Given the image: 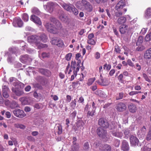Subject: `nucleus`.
I'll return each instance as SVG.
<instances>
[{
	"instance_id": "6e6d98bb",
	"label": "nucleus",
	"mask_w": 151,
	"mask_h": 151,
	"mask_svg": "<svg viewBox=\"0 0 151 151\" xmlns=\"http://www.w3.org/2000/svg\"><path fill=\"white\" fill-rule=\"evenodd\" d=\"M111 68V65H107L106 64L104 66V69H106L107 70H109Z\"/></svg>"
},
{
	"instance_id": "6e6552de",
	"label": "nucleus",
	"mask_w": 151,
	"mask_h": 151,
	"mask_svg": "<svg viewBox=\"0 0 151 151\" xmlns=\"http://www.w3.org/2000/svg\"><path fill=\"white\" fill-rule=\"evenodd\" d=\"M50 42L52 45H57L58 47H62L64 45L63 41L58 37L52 38Z\"/></svg>"
},
{
	"instance_id": "f3484780",
	"label": "nucleus",
	"mask_w": 151,
	"mask_h": 151,
	"mask_svg": "<svg viewBox=\"0 0 151 151\" xmlns=\"http://www.w3.org/2000/svg\"><path fill=\"white\" fill-rule=\"evenodd\" d=\"M116 109L118 111H122L126 110V106L123 103L120 102L117 104Z\"/></svg>"
},
{
	"instance_id": "cd10ccee",
	"label": "nucleus",
	"mask_w": 151,
	"mask_h": 151,
	"mask_svg": "<svg viewBox=\"0 0 151 151\" xmlns=\"http://www.w3.org/2000/svg\"><path fill=\"white\" fill-rule=\"evenodd\" d=\"M12 91L15 93L17 96H21L24 93V92L22 90L14 88H12Z\"/></svg>"
},
{
	"instance_id": "f257e3e1",
	"label": "nucleus",
	"mask_w": 151,
	"mask_h": 151,
	"mask_svg": "<svg viewBox=\"0 0 151 151\" xmlns=\"http://www.w3.org/2000/svg\"><path fill=\"white\" fill-rule=\"evenodd\" d=\"M47 40V37L44 34H41L40 36L34 35L29 36L28 38V42L30 43H34L39 49L47 47L46 44H43L41 43V42L42 41L44 42H46Z\"/></svg>"
},
{
	"instance_id": "f8f14e48",
	"label": "nucleus",
	"mask_w": 151,
	"mask_h": 151,
	"mask_svg": "<svg viewBox=\"0 0 151 151\" xmlns=\"http://www.w3.org/2000/svg\"><path fill=\"white\" fill-rule=\"evenodd\" d=\"M96 82L99 85L103 86L107 85L109 83L107 80L106 78H103L102 75H101L100 76V80Z\"/></svg>"
},
{
	"instance_id": "338daca9",
	"label": "nucleus",
	"mask_w": 151,
	"mask_h": 151,
	"mask_svg": "<svg viewBox=\"0 0 151 151\" xmlns=\"http://www.w3.org/2000/svg\"><path fill=\"white\" fill-rule=\"evenodd\" d=\"M143 149L144 151H151V148H148L147 146L143 148H142L141 150Z\"/></svg>"
},
{
	"instance_id": "680f3d73",
	"label": "nucleus",
	"mask_w": 151,
	"mask_h": 151,
	"mask_svg": "<svg viewBox=\"0 0 151 151\" xmlns=\"http://www.w3.org/2000/svg\"><path fill=\"white\" fill-rule=\"evenodd\" d=\"M143 77L145 79V80L149 82H150V79L148 78L146 74L145 73H143L142 75Z\"/></svg>"
},
{
	"instance_id": "4be33fe9",
	"label": "nucleus",
	"mask_w": 151,
	"mask_h": 151,
	"mask_svg": "<svg viewBox=\"0 0 151 151\" xmlns=\"http://www.w3.org/2000/svg\"><path fill=\"white\" fill-rule=\"evenodd\" d=\"M126 21L127 19L126 17L122 16L118 18L117 22L119 24L122 25L126 23Z\"/></svg>"
},
{
	"instance_id": "09e8293b",
	"label": "nucleus",
	"mask_w": 151,
	"mask_h": 151,
	"mask_svg": "<svg viewBox=\"0 0 151 151\" xmlns=\"http://www.w3.org/2000/svg\"><path fill=\"white\" fill-rule=\"evenodd\" d=\"M87 42L88 43L91 45H94L96 44V42L93 39L88 40Z\"/></svg>"
},
{
	"instance_id": "4c0bfd02",
	"label": "nucleus",
	"mask_w": 151,
	"mask_h": 151,
	"mask_svg": "<svg viewBox=\"0 0 151 151\" xmlns=\"http://www.w3.org/2000/svg\"><path fill=\"white\" fill-rule=\"evenodd\" d=\"M96 93H98L97 94L101 97L105 98L106 96L104 92L101 90H98Z\"/></svg>"
},
{
	"instance_id": "58836bf2",
	"label": "nucleus",
	"mask_w": 151,
	"mask_h": 151,
	"mask_svg": "<svg viewBox=\"0 0 151 151\" xmlns=\"http://www.w3.org/2000/svg\"><path fill=\"white\" fill-rule=\"evenodd\" d=\"M95 78H90L89 79L87 82V85L88 86H90L91 85L93 82L95 81Z\"/></svg>"
},
{
	"instance_id": "39448f33",
	"label": "nucleus",
	"mask_w": 151,
	"mask_h": 151,
	"mask_svg": "<svg viewBox=\"0 0 151 151\" xmlns=\"http://www.w3.org/2000/svg\"><path fill=\"white\" fill-rule=\"evenodd\" d=\"M45 9L50 13L52 12L54 9L58 8L60 6L55 2L51 1L48 2L47 5L44 6Z\"/></svg>"
},
{
	"instance_id": "c9c22d12",
	"label": "nucleus",
	"mask_w": 151,
	"mask_h": 151,
	"mask_svg": "<svg viewBox=\"0 0 151 151\" xmlns=\"http://www.w3.org/2000/svg\"><path fill=\"white\" fill-rule=\"evenodd\" d=\"M18 107V104L14 101H13L10 105V107L12 109H14Z\"/></svg>"
},
{
	"instance_id": "412c9836",
	"label": "nucleus",
	"mask_w": 151,
	"mask_h": 151,
	"mask_svg": "<svg viewBox=\"0 0 151 151\" xmlns=\"http://www.w3.org/2000/svg\"><path fill=\"white\" fill-rule=\"evenodd\" d=\"M144 58L146 60L151 59V48L148 49L145 52Z\"/></svg>"
},
{
	"instance_id": "20e7f679",
	"label": "nucleus",
	"mask_w": 151,
	"mask_h": 151,
	"mask_svg": "<svg viewBox=\"0 0 151 151\" xmlns=\"http://www.w3.org/2000/svg\"><path fill=\"white\" fill-rule=\"evenodd\" d=\"M96 107L94 102H93L92 106L87 104L84 109L85 111H88L87 116H93L95 115Z\"/></svg>"
},
{
	"instance_id": "423d86ee",
	"label": "nucleus",
	"mask_w": 151,
	"mask_h": 151,
	"mask_svg": "<svg viewBox=\"0 0 151 151\" xmlns=\"http://www.w3.org/2000/svg\"><path fill=\"white\" fill-rule=\"evenodd\" d=\"M81 62V61L79 60L77 63L75 61H72L71 62V65L72 67L73 66V75H72L71 76V81L73 80L75 76L77 75V72L79 71V63Z\"/></svg>"
},
{
	"instance_id": "13d9d810",
	"label": "nucleus",
	"mask_w": 151,
	"mask_h": 151,
	"mask_svg": "<svg viewBox=\"0 0 151 151\" xmlns=\"http://www.w3.org/2000/svg\"><path fill=\"white\" fill-rule=\"evenodd\" d=\"M145 49V47L143 46H140L138 47L137 50L138 51H142Z\"/></svg>"
},
{
	"instance_id": "c03bdc74",
	"label": "nucleus",
	"mask_w": 151,
	"mask_h": 151,
	"mask_svg": "<svg viewBox=\"0 0 151 151\" xmlns=\"http://www.w3.org/2000/svg\"><path fill=\"white\" fill-rule=\"evenodd\" d=\"M151 40V32L148 34L147 35L145 38V40L146 41H149Z\"/></svg>"
},
{
	"instance_id": "ddd939ff",
	"label": "nucleus",
	"mask_w": 151,
	"mask_h": 151,
	"mask_svg": "<svg viewBox=\"0 0 151 151\" xmlns=\"http://www.w3.org/2000/svg\"><path fill=\"white\" fill-rule=\"evenodd\" d=\"M58 16L59 19L62 22H66L68 20V17L62 10H60L59 12Z\"/></svg>"
},
{
	"instance_id": "5701e85b",
	"label": "nucleus",
	"mask_w": 151,
	"mask_h": 151,
	"mask_svg": "<svg viewBox=\"0 0 151 151\" xmlns=\"http://www.w3.org/2000/svg\"><path fill=\"white\" fill-rule=\"evenodd\" d=\"M122 149L124 151H128L129 149L128 143L125 140L122 141Z\"/></svg>"
},
{
	"instance_id": "473e14b6",
	"label": "nucleus",
	"mask_w": 151,
	"mask_h": 151,
	"mask_svg": "<svg viewBox=\"0 0 151 151\" xmlns=\"http://www.w3.org/2000/svg\"><path fill=\"white\" fill-rule=\"evenodd\" d=\"M112 134L114 136L120 138L122 137L123 135L121 132H116L114 131L112 132Z\"/></svg>"
},
{
	"instance_id": "e433bc0d",
	"label": "nucleus",
	"mask_w": 151,
	"mask_h": 151,
	"mask_svg": "<svg viewBox=\"0 0 151 151\" xmlns=\"http://www.w3.org/2000/svg\"><path fill=\"white\" fill-rule=\"evenodd\" d=\"M70 107L73 109H75L76 106V99L72 100L70 104Z\"/></svg>"
},
{
	"instance_id": "c85d7f7f",
	"label": "nucleus",
	"mask_w": 151,
	"mask_h": 151,
	"mask_svg": "<svg viewBox=\"0 0 151 151\" xmlns=\"http://www.w3.org/2000/svg\"><path fill=\"white\" fill-rule=\"evenodd\" d=\"M128 108L129 111L132 113L135 112L137 110L136 106L132 103L129 104L128 106Z\"/></svg>"
},
{
	"instance_id": "393cba45",
	"label": "nucleus",
	"mask_w": 151,
	"mask_h": 151,
	"mask_svg": "<svg viewBox=\"0 0 151 151\" xmlns=\"http://www.w3.org/2000/svg\"><path fill=\"white\" fill-rule=\"evenodd\" d=\"M39 71L42 74L47 76H50L51 74V72L50 70L46 69H40L39 70Z\"/></svg>"
},
{
	"instance_id": "2f4dec72",
	"label": "nucleus",
	"mask_w": 151,
	"mask_h": 151,
	"mask_svg": "<svg viewBox=\"0 0 151 151\" xmlns=\"http://www.w3.org/2000/svg\"><path fill=\"white\" fill-rule=\"evenodd\" d=\"M145 16L147 18L151 17V8H148L146 10Z\"/></svg>"
},
{
	"instance_id": "9b49d317",
	"label": "nucleus",
	"mask_w": 151,
	"mask_h": 151,
	"mask_svg": "<svg viewBox=\"0 0 151 151\" xmlns=\"http://www.w3.org/2000/svg\"><path fill=\"white\" fill-rule=\"evenodd\" d=\"M13 24L15 27H21L23 25V22L19 18H15L13 19Z\"/></svg>"
},
{
	"instance_id": "b1692460",
	"label": "nucleus",
	"mask_w": 151,
	"mask_h": 151,
	"mask_svg": "<svg viewBox=\"0 0 151 151\" xmlns=\"http://www.w3.org/2000/svg\"><path fill=\"white\" fill-rule=\"evenodd\" d=\"M124 3L122 1H119L116 6V9L117 11H120L125 6Z\"/></svg>"
},
{
	"instance_id": "ea45409f",
	"label": "nucleus",
	"mask_w": 151,
	"mask_h": 151,
	"mask_svg": "<svg viewBox=\"0 0 151 151\" xmlns=\"http://www.w3.org/2000/svg\"><path fill=\"white\" fill-rule=\"evenodd\" d=\"M79 148V146L78 144L73 145L72 147V151H78Z\"/></svg>"
},
{
	"instance_id": "6ab92c4d",
	"label": "nucleus",
	"mask_w": 151,
	"mask_h": 151,
	"mask_svg": "<svg viewBox=\"0 0 151 151\" xmlns=\"http://www.w3.org/2000/svg\"><path fill=\"white\" fill-rule=\"evenodd\" d=\"M99 149L101 151H111V147L109 145L105 144L100 145Z\"/></svg>"
},
{
	"instance_id": "052dcab7",
	"label": "nucleus",
	"mask_w": 151,
	"mask_h": 151,
	"mask_svg": "<svg viewBox=\"0 0 151 151\" xmlns=\"http://www.w3.org/2000/svg\"><path fill=\"white\" fill-rule=\"evenodd\" d=\"M9 92H2V95L3 97L5 98H7L9 96Z\"/></svg>"
},
{
	"instance_id": "69168bd1",
	"label": "nucleus",
	"mask_w": 151,
	"mask_h": 151,
	"mask_svg": "<svg viewBox=\"0 0 151 151\" xmlns=\"http://www.w3.org/2000/svg\"><path fill=\"white\" fill-rule=\"evenodd\" d=\"M84 99L81 96L80 97L78 101V103H83L84 102Z\"/></svg>"
},
{
	"instance_id": "79ce46f5",
	"label": "nucleus",
	"mask_w": 151,
	"mask_h": 151,
	"mask_svg": "<svg viewBox=\"0 0 151 151\" xmlns=\"http://www.w3.org/2000/svg\"><path fill=\"white\" fill-rule=\"evenodd\" d=\"M14 125L15 127L21 129H24L25 128V127L24 125L21 124H14Z\"/></svg>"
},
{
	"instance_id": "a19ab883",
	"label": "nucleus",
	"mask_w": 151,
	"mask_h": 151,
	"mask_svg": "<svg viewBox=\"0 0 151 151\" xmlns=\"http://www.w3.org/2000/svg\"><path fill=\"white\" fill-rule=\"evenodd\" d=\"M22 19L24 22H27L29 20V16L26 13H24L22 15Z\"/></svg>"
},
{
	"instance_id": "c756f323",
	"label": "nucleus",
	"mask_w": 151,
	"mask_h": 151,
	"mask_svg": "<svg viewBox=\"0 0 151 151\" xmlns=\"http://www.w3.org/2000/svg\"><path fill=\"white\" fill-rule=\"evenodd\" d=\"M20 101L23 104H29V99L27 97H23L20 99Z\"/></svg>"
},
{
	"instance_id": "a211bd4d",
	"label": "nucleus",
	"mask_w": 151,
	"mask_h": 151,
	"mask_svg": "<svg viewBox=\"0 0 151 151\" xmlns=\"http://www.w3.org/2000/svg\"><path fill=\"white\" fill-rule=\"evenodd\" d=\"M98 123L100 126L105 128L108 127L109 126V123L106 120L102 118L99 119Z\"/></svg>"
},
{
	"instance_id": "5fc2aeb1",
	"label": "nucleus",
	"mask_w": 151,
	"mask_h": 151,
	"mask_svg": "<svg viewBox=\"0 0 151 151\" xmlns=\"http://www.w3.org/2000/svg\"><path fill=\"white\" fill-rule=\"evenodd\" d=\"M89 147V145L88 142H85L83 145V149L85 150H87Z\"/></svg>"
},
{
	"instance_id": "0eeeda50",
	"label": "nucleus",
	"mask_w": 151,
	"mask_h": 151,
	"mask_svg": "<svg viewBox=\"0 0 151 151\" xmlns=\"http://www.w3.org/2000/svg\"><path fill=\"white\" fill-rule=\"evenodd\" d=\"M132 28L128 27V26L126 24L121 25L119 27V31L121 34H125L127 33L128 35L132 34L131 32Z\"/></svg>"
},
{
	"instance_id": "49530a36",
	"label": "nucleus",
	"mask_w": 151,
	"mask_h": 151,
	"mask_svg": "<svg viewBox=\"0 0 151 151\" xmlns=\"http://www.w3.org/2000/svg\"><path fill=\"white\" fill-rule=\"evenodd\" d=\"M50 57V54L49 53L46 52H43L42 54L41 57L42 58H48Z\"/></svg>"
},
{
	"instance_id": "f03ea898",
	"label": "nucleus",
	"mask_w": 151,
	"mask_h": 151,
	"mask_svg": "<svg viewBox=\"0 0 151 151\" xmlns=\"http://www.w3.org/2000/svg\"><path fill=\"white\" fill-rule=\"evenodd\" d=\"M45 26L49 32L54 34H57L62 28L60 23L54 18H52L50 21L46 23Z\"/></svg>"
},
{
	"instance_id": "aec40b11",
	"label": "nucleus",
	"mask_w": 151,
	"mask_h": 151,
	"mask_svg": "<svg viewBox=\"0 0 151 151\" xmlns=\"http://www.w3.org/2000/svg\"><path fill=\"white\" fill-rule=\"evenodd\" d=\"M146 129L145 127L143 126L139 130L137 134L139 137L141 136L142 137H144V136L146 133Z\"/></svg>"
},
{
	"instance_id": "bb28decb",
	"label": "nucleus",
	"mask_w": 151,
	"mask_h": 151,
	"mask_svg": "<svg viewBox=\"0 0 151 151\" xmlns=\"http://www.w3.org/2000/svg\"><path fill=\"white\" fill-rule=\"evenodd\" d=\"M54 129L55 131L57 132L58 134H60L62 133L63 132L62 127L60 124H56Z\"/></svg>"
},
{
	"instance_id": "de8ad7c7",
	"label": "nucleus",
	"mask_w": 151,
	"mask_h": 151,
	"mask_svg": "<svg viewBox=\"0 0 151 151\" xmlns=\"http://www.w3.org/2000/svg\"><path fill=\"white\" fill-rule=\"evenodd\" d=\"M146 139L147 140H150L151 139V127L147 136L146 137Z\"/></svg>"
},
{
	"instance_id": "8fccbe9b",
	"label": "nucleus",
	"mask_w": 151,
	"mask_h": 151,
	"mask_svg": "<svg viewBox=\"0 0 151 151\" xmlns=\"http://www.w3.org/2000/svg\"><path fill=\"white\" fill-rule=\"evenodd\" d=\"M72 56V54L71 53H69L67 54L65 56L66 60L68 61H69L71 59V58Z\"/></svg>"
},
{
	"instance_id": "e2e57ef3",
	"label": "nucleus",
	"mask_w": 151,
	"mask_h": 151,
	"mask_svg": "<svg viewBox=\"0 0 151 151\" xmlns=\"http://www.w3.org/2000/svg\"><path fill=\"white\" fill-rule=\"evenodd\" d=\"M147 28H143L142 29V30L140 32V33L142 35H144L146 32L147 31Z\"/></svg>"
},
{
	"instance_id": "a18cd8bd",
	"label": "nucleus",
	"mask_w": 151,
	"mask_h": 151,
	"mask_svg": "<svg viewBox=\"0 0 151 151\" xmlns=\"http://www.w3.org/2000/svg\"><path fill=\"white\" fill-rule=\"evenodd\" d=\"M129 133V130L127 129H125L124 130V134L125 135V137L126 138H128Z\"/></svg>"
},
{
	"instance_id": "37998d69",
	"label": "nucleus",
	"mask_w": 151,
	"mask_h": 151,
	"mask_svg": "<svg viewBox=\"0 0 151 151\" xmlns=\"http://www.w3.org/2000/svg\"><path fill=\"white\" fill-rule=\"evenodd\" d=\"M2 92H9V89L8 87L6 85H3L2 87Z\"/></svg>"
},
{
	"instance_id": "72a5a7b5",
	"label": "nucleus",
	"mask_w": 151,
	"mask_h": 151,
	"mask_svg": "<svg viewBox=\"0 0 151 151\" xmlns=\"http://www.w3.org/2000/svg\"><path fill=\"white\" fill-rule=\"evenodd\" d=\"M84 124V122L82 120H79L77 122V126L78 127H80V129H83V126Z\"/></svg>"
},
{
	"instance_id": "7ed1b4c3",
	"label": "nucleus",
	"mask_w": 151,
	"mask_h": 151,
	"mask_svg": "<svg viewBox=\"0 0 151 151\" xmlns=\"http://www.w3.org/2000/svg\"><path fill=\"white\" fill-rule=\"evenodd\" d=\"M76 6L79 8L83 10H87L88 12H91L93 9L92 5L89 2L86 0H82L81 1H77Z\"/></svg>"
},
{
	"instance_id": "603ef678",
	"label": "nucleus",
	"mask_w": 151,
	"mask_h": 151,
	"mask_svg": "<svg viewBox=\"0 0 151 151\" xmlns=\"http://www.w3.org/2000/svg\"><path fill=\"white\" fill-rule=\"evenodd\" d=\"M72 12H73L75 15H76L78 14V11L74 6V8L72 9Z\"/></svg>"
},
{
	"instance_id": "f704fd0d",
	"label": "nucleus",
	"mask_w": 151,
	"mask_h": 151,
	"mask_svg": "<svg viewBox=\"0 0 151 151\" xmlns=\"http://www.w3.org/2000/svg\"><path fill=\"white\" fill-rule=\"evenodd\" d=\"M32 12L35 14L39 15L40 14L41 12L36 7H34L32 9Z\"/></svg>"
},
{
	"instance_id": "1a4fd4ad",
	"label": "nucleus",
	"mask_w": 151,
	"mask_h": 151,
	"mask_svg": "<svg viewBox=\"0 0 151 151\" xmlns=\"http://www.w3.org/2000/svg\"><path fill=\"white\" fill-rule=\"evenodd\" d=\"M60 4L65 10L70 13H72V9L74 8L73 5L70 4L65 3H60Z\"/></svg>"
},
{
	"instance_id": "4d7b16f0",
	"label": "nucleus",
	"mask_w": 151,
	"mask_h": 151,
	"mask_svg": "<svg viewBox=\"0 0 151 151\" xmlns=\"http://www.w3.org/2000/svg\"><path fill=\"white\" fill-rule=\"evenodd\" d=\"M42 106V105L41 104H36L34 105V107L37 109H41Z\"/></svg>"
},
{
	"instance_id": "2eb2a0df",
	"label": "nucleus",
	"mask_w": 151,
	"mask_h": 151,
	"mask_svg": "<svg viewBox=\"0 0 151 151\" xmlns=\"http://www.w3.org/2000/svg\"><path fill=\"white\" fill-rule=\"evenodd\" d=\"M30 20L35 24L40 25L42 24V22L40 19L34 15H32L30 18Z\"/></svg>"
},
{
	"instance_id": "3c124183",
	"label": "nucleus",
	"mask_w": 151,
	"mask_h": 151,
	"mask_svg": "<svg viewBox=\"0 0 151 151\" xmlns=\"http://www.w3.org/2000/svg\"><path fill=\"white\" fill-rule=\"evenodd\" d=\"M118 12H116L115 13V15L117 17H119L121 16L122 15L123 13L122 11H118Z\"/></svg>"
},
{
	"instance_id": "a878e982",
	"label": "nucleus",
	"mask_w": 151,
	"mask_h": 151,
	"mask_svg": "<svg viewBox=\"0 0 151 151\" xmlns=\"http://www.w3.org/2000/svg\"><path fill=\"white\" fill-rule=\"evenodd\" d=\"M29 58L27 55H22L20 57V60L21 62L23 63L27 62L29 60Z\"/></svg>"
},
{
	"instance_id": "0e129e2a",
	"label": "nucleus",
	"mask_w": 151,
	"mask_h": 151,
	"mask_svg": "<svg viewBox=\"0 0 151 151\" xmlns=\"http://www.w3.org/2000/svg\"><path fill=\"white\" fill-rule=\"evenodd\" d=\"M143 40V38L142 36H139L138 40V42L139 43L141 44L142 43Z\"/></svg>"
},
{
	"instance_id": "4468645a",
	"label": "nucleus",
	"mask_w": 151,
	"mask_h": 151,
	"mask_svg": "<svg viewBox=\"0 0 151 151\" xmlns=\"http://www.w3.org/2000/svg\"><path fill=\"white\" fill-rule=\"evenodd\" d=\"M98 134L101 137L104 138L106 135V132L101 127H99L97 130Z\"/></svg>"
},
{
	"instance_id": "7c9ffc66",
	"label": "nucleus",
	"mask_w": 151,
	"mask_h": 151,
	"mask_svg": "<svg viewBox=\"0 0 151 151\" xmlns=\"http://www.w3.org/2000/svg\"><path fill=\"white\" fill-rule=\"evenodd\" d=\"M73 66L72 67L71 65L70 66V64L69 63L65 71V73L67 74L68 73V74H69L70 72H72V69L73 70Z\"/></svg>"
},
{
	"instance_id": "864d4df0",
	"label": "nucleus",
	"mask_w": 151,
	"mask_h": 151,
	"mask_svg": "<svg viewBox=\"0 0 151 151\" xmlns=\"http://www.w3.org/2000/svg\"><path fill=\"white\" fill-rule=\"evenodd\" d=\"M120 144V141L119 140L116 139L115 140L114 145L116 147H118Z\"/></svg>"
},
{
	"instance_id": "9d476101",
	"label": "nucleus",
	"mask_w": 151,
	"mask_h": 151,
	"mask_svg": "<svg viewBox=\"0 0 151 151\" xmlns=\"http://www.w3.org/2000/svg\"><path fill=\"white\" fill-rule=\"evenodd\" d=\"M13 113L17 117L22 118L26 116L24 111L20 109H16L14 111Z\"/></svg>"
},
{
	"instance_id": "bf43d9fd",
	"label": "nucleus",
	"mask_w": 151,
	"mask_h": 151,
	"mask_svg": "<svg viewBox=\"0 0 151 151\" xmlns=\"http://www.w3.org/2000/svg\"><path fill=\"white\" fill-rule=\"evenodd\" d=\"M127 63L129 66L132 67H134V64L132 63V62L130 59L128 60Z\"/></svg>"
},
{
	"instance_id": "774afa93",
	"label": "nucleus",
	"mask_w": 151,
	"mask_h": 151,
	"mask_svg": "<svg viewBox=\"0 0 151 151\" xmlns=\"http://www.w3.org/2000/svg\"><path fill=\"white\" fill-rule=\"evenodd\" d=\"M100 57V54L98 52H97L96 53L95 55V58L98 59H99Z\"/></svg>"
},
{
	"instance_id": "dca6fc26",
	"label": "nucleus",
	"mask_w": 151,
	"mask_h": 151,
	"mask_svg": "<svg viewBox=\"0 0 151 151\" xmlns=\"http://www.w3.org/2000/svg\"><path fill=\"white\" fill-rule=\"evenodd\" d=\"M130 142L132 145L134 146L137 145H138V143L139 142V140L137 138L133 136H131L130 138Z\"/></svg>"
}]
</instances>
